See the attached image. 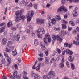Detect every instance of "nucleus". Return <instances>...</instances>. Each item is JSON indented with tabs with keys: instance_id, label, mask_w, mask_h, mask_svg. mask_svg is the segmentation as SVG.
Masks as SVG:
<instances>
[{
	"instance_id": "1",
	"label": "nucleus",
	"mask_w": 79,
	"mask_h": 79,
	"mask_svg": "<svg viewBox=\"0 0 79 79\" xmlns=\"http://www.w3.org/2000/svg\"><path fill=\"white\" fill-rule=\"evenodd\" d=\"M24 13V10L22 9L20 11L18 10L17 11L15 15L17 16H18L19 15H20V17H16L15 19V21L16 22H18L19 20H21L22 21H24L25 19H26V17L24 15H23L22 13Z\"/></svg>"
},
{
	"instance_id": "2",
	"label": "nucleus",
	"mask_w": 79,
	"mask_h": 79,
	"mask_svg": "<svg viewBox=\"0 0 79 79\" xmlns=\"http://www.w3.org/2000/svg\"><path fill=\"white\" fill-rule=\"evenodd\" d=\"M34 15V11L32 10L28 11L27 13V22L28 23L31 20L32 17Z\"/></svg>"
},
{
	"instance_id": "3",
	"label": "nucleus",
	"mask_w": 79,
	"mask_h": 79,
	"mask_svg": "<svg viewBox=\"0 0 79 79\" xmlns=\"http://www.w3.org/2000/svg\"><path fill=\"white\" fill-rule=\"evenodd\" d=\"M41 32H42V34H45V30L44 29V28H38V30L37 31V35L38 38H40V39H42V34L40 35L39 34H40Z\"/></svg>"
},
{
	"instance_id": "4",
	"label": "nucleus",
	"mask_w": 79,
	"mask_h": 79,
	"mask_svg": "<svg viewBox=\"0 0 79 79\" xmlns=\"http://www.w3.org/2000/svg\"><path fill=\"white\" fill-rule=\"evenodd\" d=\"M62 52L63 55H65V53H66V54H68L69 55H72L73 53V52L70 50L69 49H66L65 51H62Z\"/></svg>"
},
{
	"instance_id": "5",
	"label": "nucleus",
	"mask_w": 79,
	"mask_h": 79,
	"mask_svg": "<svg viewBox=\"0 0 79 79\" xmlns=\"http://www.w3.org/2000/svg\"><path fill=\"white\" fill-rule=\"evenodd\" d=\"M5 23H3L0 24V26H2L0 28V33H2L5 31Z\"/></svg>"
},
{
	"instance_id": "6",
	"label": "nucleus",
	"mask_w": 79,
	"mask_h": 79,
	"mask_svg": "<svg viewBox=\"0 0 79 79\" xmlns=\"http://www.w3.org/2000/svg\"><path fill=\"white\" fill-rule=\"evenodd\" d=\"M48 76L49 77V79H51V78H52V77H55V72L52 71H49L48 73Z\"/></svg>"
},
{
	"instance_id": "7",
	"label": "nucleus",
	"mask_w": 79,
	"mask_h": 79,
	"mask_svg": "<svg viewBox=\"0 0 79 79\" xmlns=\"http://www.w3.org/2000/svg\"><path fill=\"white\" fill-rule=\"evenodd\" d=\"M44 19H40L39 18H37L36 19V23L37 24H44Z\"/></svg>"
},
{
	"instance_id": "8",
	"label": "nucleus",
	"mask_w": 79,
	"mask_h": 79,
	"mask_svg": "<svg viewBox=\"0 0 79 79\" xmlns=\"http://www.w3.org/2000/svg\"><path fill=\"white\" fill-rule=\"evenodd\" d=\"M66 34H67V33L66 31L62 30L61 31L60 33V35L61 37H63V36L65 35Z\"/></svg>"
},
{
	"instance_id": "9",
	"label": "nucleus",
	"mask_w": 79,
	"mask_h": 79,
	"mask_svg": "<svg viewBox=\"0 0 79 79\" xmlns=\"http://www.w3.org/2000/svg\"><path fill=\"white\" fill-rule=\"evenodd\" d=\"M79 39H77V41H75L74 40L73 41V44H74L76 46H78L79 45V42L78 41Z\"/></svg>"
},
{
	"instance_id": "10",
	"label": "nucleus",
	"mask_w": 79,
	"mask_h": 79,
	"mask_svg": "<svg viewBox=\"0 0 79 79\" xmlns=\"http://www.w3.org/2000/svg\"><path fill=\"white\" fill-rule=\"evenodd\" d=\"M22 74H24V76L23 77V78H24V79H28L27 77H26V76H27V72H26V71H23L22 72Z\"/></svg>"
},
{
	"instance_id": "11",
	"label": "nucleus",
	"mask_w": 79,
	"mask_h": 79,
	"mask_svg": "<svg viewBox=\"0 0 79 79\" xmlns=\"http://www.w3.org/2000/svg\"><path fill=\"white\" fill-rule=\"evenodd\" d=\"M15 39L16 41H19V39H20V36H19V34H18L15 37Z\"/></svg>"
},
{
	"instance_id": "12",
	"label": "nucleus",
	"mask_w": 79,
	"mask_h": 79,
	"mask_svg": "<svg viewBox=\"0 0 79 79\" xmlns=\"http://www.w3.org/2000/svg\"><path fill=\"white\" fill-rule=\"evenodd\" d=\"M72 14L73 17H76V16H78L77 13V12L75 10H73L72 12Z\"/></svg>"
},
{
	"instance_id": "13",
	"label": "nucleus",
	"mask_w": 79,
	"mask_h": 79,
	"mask_svg": "<svg viewBox=\"0 0 79 79\" xmlns=\"http://www.w3.org/2000/svg\"><path fill=\"white\" fill-rule=\"evenodd\" d=\"M56 37L58 41L59 42H62V41H63V39H62V38L59 37L58 35H57Z\"/></svg>"
},
{
	"instance_id": "14",
	"label": "nucleus",
	"mask_w": 79,
	"mask_h": 79,
	"mask_svg": "<svg viewBox=\"0 0 79 79\" xmlns=\"http://www.w3.org/2000/svg\"><path fill=\"white\" fill-rule=\"evenodd\" d=\"M64 6H62L60 7L58 9V10L57 12H61V11H63V9H64Z\"/></svg>"
},
{
	"instance_id": "15",
	"label": "nucleus",
	"mask_w": 79,
	"mask_h": 79,
	"mask_svg": "<svg viewBox=\"0 0 79 79\" xmlns=\"http://www.w3.org/2000/svg\"><path fill=\"white\" fill-rule=\"evenodd\" d=\"M40 78H41V77L40 75L37 74H35L34 77V79H39Z\"/></svg>"
},
{
	"instance_id": "16",
	"label": "nucleus",
	"mask_w": 79,
	"mask_h": 79,
	"mask_svg": "<svg viewBox=\"0 0 79 79\" xmlns=\"http://www.w3.org/2000/svg\"><path fill=\"white\" fill-rule=\"evenodd\" d=\"M69 24H70L72 26H75V23L72 21H70L69 23Z\"/></svg>"
},
{
	"instance_id": "17",
	"label": "nucleus",
	"mask_w": 79,
	"mask_h": 79,
	"mask_svg": "<svg viewBox=\"0 0 79 79\" xmlns=\"http://www.w3.org/2000/svg\"><path fill=\"white\" fill-rule=\"evenodd\" d=\"M2 44H4L7 43V39L6 38H3L2 40Z\"/></svg>"
},
{
	"instance_id": "18",
	"label": "nucleus",
	"mask_w": 79,
	"mask_h": 79,
	"mask_svg": "<svg viewBox=\"0 0 79 79\" xmlns=\"http://www.w3.org/2000/svg\"><path fill=\"white\" fill-rule=\"evenodd\" d=\"M18 72L16 70H15L13 72V74L14 77H17V74H18Z\"/></svg>"
},
{
	"instance_id": "19",
	"label": "nucleus",
	"mask_w": 79,
	"mask_h": 79,
	"mask_svg": "<svg viewBox=\"0 0 79 79\" xmlns=\"http://www.w3.org/2000/svg\"><path fill=\"white\" fill-rule=\"evenodd\" d=\"M45 64H48L49 63V59L48 57H45Z\"/></svg>"
},
{
	"instance_id": "20",
	"label": "nucleus",
	"mask_w": 79,
	"mask_h": 79,
	"mask_svg": "<svg viewBox=\"0 0 79 79\" xmlns=\"http://www.w3.org/2000/svg\"><path fill=\"white\" fill-rule=\"evenodd\" d=\"M55 18L57 20H61V17L59 15H57L55 16Z\"/></svg>"
},
{
	"instance_id": "21",
	"label": "nucleus",
	"mask_w": 79,
	"mask_h": 79,
	"mask_svg": "<svg viewBox=\"0 0 79 79\" xmlns=\"http://www.w3.org/2000/svg\"><path fill=\"white\" fill-rule=\"evenodd\" d=\"M51 22L52 24H54L56 23V20H55V19L53 18L51 19Z\"/></svg>"
},
{
	"instance_id": "22",
	"label": "nucleus",
	"mask_w": 79,
	"mask_h": 79,
	"mask_svg": "<svg viewBox=\"0 0 79 79\" xmlns=\"http://www.w3.org/2000/svg\"><path fill=\"white\" fill-rule=\"evenodd\" d=\"M68 60L69 61H70V62H73L74 60V58L72 57L71 56H70L68 58Z\"/></svg>"
},
{
	"instance_id": "23",
	"label": "nucleus",
	"mask_w": 79,
	"mask_h": 79,
	"mask_svg": "<svg viewBox=\"0 0 79 79\" xmlns=\"http://www.w3.org/2000/svg\"><path fill=\"white\" fill-rule=\"evenodd\" d=\"M8 27H11L13 26V24H12V22L11 21H10L9 22L7 23Z\"/></svg>"
},
{
	"instance_id": "24",
	"label": "nucleus",
	"mask_w": 79,
	"mask_h": 79,
	"mask_svg": "<svg viewBox=\"0 0 79 79\" xmlns=\"http://www.w3.org/2000/svg\"><path fill=\"white\" fill-rule=\"evenodd\" d=\"M40 45L41 46L42 50H45V45L43 43H40Z\"/></svg>"
},
{
	"instance_id": "25",
	"label": "nucleus",
	"mask_w": 79,
	"mask_h": 79,
	"mask_svg": "<svg viewBox=\"0 0 79 79\" xmlns=\"http://www.w3.org/2000/svg\"><path fill=\"white\" fill-rule=\"evenodd\" d=\"M12 55L13 56H15L16 55H17V52L16 51V49H15L14 51H13Z\"/></svg>"
},
{
	"instance_id": "26",
	"label": "nucleus",
	"mask_w": 79,
	"mask_h": 79,
	"mask_svg": "<svg viewBox=\"0 0 79 79\" xmlns=\"http://www.w3.org/2000/svg\"><path fill=\"white\" fill-rule=\"evenodd\" d=\"M71 68L72 70H74V69H75V66L72 63L71 64Z\"/></svg>"
},
{
	"instance_id": "27",
	"label": "nucleus",
	"mask_w": 79,
	"mask_h": 79,
	"mask_svg": "<svg viewBox=\"0 0 79 79\" xmlns=\"http://www.w3.org/2000/svg\"><path fill=\"white\" fill-rule=\"evenodd\" d=\"M45 37L46 39H48V38H50V34H49V33H46L45 35Z\"/></svg>"
},
{
	"instance_id": "28",
	"label": "nucleus",
	"mask_w": 79,
	"mask_h": 79,
	"mask_svg": "<svg viewBox=\"0 0 79 79\" xmlns=\"http://www.w3.org/2000/svg\"><path fill=\"white\" fill-rule=\"evenodd\" d=\"M34 44L35 46H37L38 45V40L36 39L35 40Z\"/></svg>"
},
{
	"instance_id": "29",
	"label": "nucleus",
	"mask_w": 79,
	"mask_h": 79,
	"mask_svg": "<svg viewBox=\"0 0 79 79\" xmlns=\"http://www.w3.org/2000/svg\"><path fill=\"white\" fill-rule=\"evenodd\" d=\"M59 67H60V68H63V67H64V64H63V63H60L59 65Z\"/></svg>"
},
{
	"instance_id": "30",
	"label": "nucleus",
	"mask_w": 79,
	"mask_h": 79,
	"mask_svg": "<svg viewBox=\"0 0 79 79\" xmlns=\"http://www.w3.org/2000/svg\"><path fill=\"white\" fill-rule=\"evenodd\" d=\"M62 29H66L67 27L66 26V24H62Z\"/></svg>"
},
{
	"instance_id": "31",
	"label": "nucleus",
	"mask_w": 79,
	"mask_h": 79,
	"mask_svg": "<svg viewBox=\"0 0 79 79\" xmlns=\"http://www.w3.org/2000/svg\"><path fill=\"white\" fill-rule=\"evenodd\" d=\"M40 63L38 64V66L36 67V71H38L40 70Z\"/></svg>"
},
{
	"instance_id": "32",
	"label": "nucleus",
	"mask_w": 79,
	"mask_h": 79,
	"mask_svg": "<svg viewBox=\"0 0 79 79\" xmlns=\"http://www.w3.org/2000/svg\"><path fill=\"white\" fill-rule=\"evenodd\" d=\"M12 43L13 42L12 41H9L8 43L7 47H9L12 44Z\"/></svg>"
},
{
	"instance_id": "33",
	"label": "nucleus",
	"mask_w": 79,
	"mask_h": 79,
	"mask_svg": "<svg viewBox=\"0 0 79 79\" xmlns=\"http://www.w3.org/2000/svg\"><path fill=\"white\" fill-rule=\"evenodd\" d=\"M37 62H36L35 63V64L32 67L33 69H36V67H35V66H36V65H37Z\"/></svg>"
},
{
	"instance_id": "34",
	"label": "nucleus",
	"mask_w": 79,
	"mask_h": 79,
	"mask_svg": "<svg viewBox=\"0 0 79 79\" xmlns=\"http://www.w3.org/2000/svg\"><path fill=\"white\" fill-rule=\"evenodd\" d=\"M7 61L9 62V64H10L11 63V58H9V57H7Z\"/></svg>"
},
{
	"instance_id": "35",
	"label": "nucleus",
	"mask_w": 79,
	"mask_h": 79,
	"mask_svg": "<svg viewBox=\"0 0 79 79\" xmlns=\"http://www.w3.org/2000/svg\"><path fill=\"white\" fill-rule=\"evenodd\" d=\"M1 61L2 64H5V58H2V60Z\"/></svg>"
},
{
	"instance_id": "36",
	"label": "nucleus",
	"mask_w": 79,
	"mask_h": 79,
	"mask_svg": "<svg viewBox=\"0 0 79 79\" xmlns=\"http://www.w3.org/2000/svg\"><path fill=\"white\" fill-rule=\"evenodd\" d=\"M73 34H74L75 35L77 34V31L76 30H74L72 31Z\"/></svg>"
},
{
	"instance_id": "37",
	"label": "nucleus",
	"mask_w": 79,
	"mask_h": 79,
	"mask_svg": "<svg viewBox=\"0 0 79 79\" xmlns=\"http://www.w3.org/2000/svg\"><path fill=\"white\" fill-rule=\"evenodd\" d=\"M52 16L50 15H47V19H48V20H50L51 19V18Z\"/></svg>"
},
{
	"instance_id": "38",
	"label": "nucleus",
	"mask_w": 79,
	"mask_h": 79,
	"mask_svg": "<svg viewBox=\"0 0 79 79\" xmlns=\"http://www.w3.org/2000/svg\"><path fill=\"white\" fill-rule=\"evenodd\" d=\"M8 77L10 78V79H14L15 77H13V76H12V75H9L8 76Z\"/></svg>"
},
{
	"instance_id": "39",
	"label": "nucleus",
	"mask_w": 79,
	"mask_h": 79,
	"mask_svg": "<svg viewBox=\"0 0 79 79\" xmlns=\"http://www.w3.org/2000/svg\"><path fill=\"white\" fill-rule=\"evenodd\" d=\"M17 77V79H20L21 78V75L19 74L18 75L17 77Z\"/></svg>"
},
{
	"instance_id": "40",
	"label": "nucleus",
	"mask_w": 79,
	"mask_h": 79,
	"mask_svg": "<svg viewBox=\"0 0 79 79\" xmlns=\"http://www.w3.org/2000/svg\"><path fill=\"white\" fill-rule=\"evenodd\" d=\"M21 4L22 5H26V2L24 1H23L21 2Z\"/></svg>"
},
{
	"instance_id": "41",
	"label": "nucleus",
	"mask_w": 79,
	"mask_h": 79,
	"mask_svg": "<svg viewBox=\"0 0 79 79\" xmlns=\"http://www.w3.org/2000/svg\"><path fill=\"white\" fill-rule=\"evenodd\" d=\"M4 56H6V58H8L9 57V56H8V54L6 52H4Z\"/></svg>"
},
{
	"instance_id": "42",
	"label": "nucleus",
	"mask_w": 79,
	"mask_h": 79,
	"mask_svg": "<svg viewBox=\"0 0 79 79\" xmlns=\"http://www.w3.org/2000/svg\"><path fill=\"white\" fill-rule=\"evenodd\" d=\"M51 23L49 21L48 23H47V26H48V27H50L51 25H50Z\"/></svg>"
},
{
	"instance_id": "43",
	"label": "nucleus",
	"mask_w": 79,
	"mask_h": 79,
	"mask_svg": "<svg viewBox=\"0 0 79 79\" xmlns=\"http://www.w3.org/2000/svg\"><path fill=\"white\" fill-rule=\"evenodd\" d=\"M64 9H63V10L65 12H67L68 11V10L67 9H66V7H64Z\"/></svg>"
},
{
	"instance_id": "44",
	"label": "nucleus",
	"mask_w": 79,
	"mask_h": 79,
	"mask_svg": "<svg viewBox=\"0 0 79 79\" xmlns=\"http://www.w3.org/2000/svg\"><path fill=\"white\" fill-rule=\"evenodd\" d=\"M52 37L53 40H55L56 39V36L54 35H52Z\"/></svg>"
},
{
	"instance_id": "45",
	"label": "nucleus",
	"mask_w": 79,
	"mask_h": 79,
	"mask_svg": "<svg viewBox=\"0 0 79 79\" xmlns=\"http://www.w3.org/2000/svg\"><path fill=\"white\" fill-rule=\"evenodd\" d=\"M45 53L46 56L48 55V50H46L45 51Z\"/></svg>"
},
{
	"instance_id": "46",
	"label": "nucleus",
	"mask_w": 79,
	"mask_h": 79,
	"mask_svg": "<svg viewBox=\"0 0 79 79\" xmlns=\"http://www.w3.org/2000/svg\"><path fill=\"white\" fill-rule=\"evenodd\" d=\"M44 59V58H38V60L39 61H42V60Z\"/></svg>"
},
{
	"instance_id": "47",
	"label": "nucleus",
	"mask_w": 79,
	"mask_h": 79,
	"mask_svg": "<svg viewBox=\"0 0 79 79\" xmlns=\"http://www.w3.org/2000/svg\"><path fill=\"white\" fill-rule=\"evenodd\" d=\"M68 31H71V30H72V28L69 26L68 27Z\"/></svg>"
},
{
	"instance_id": "48",
	"label": "nucleus",
	"mask_w": 79,
	"mask_h": 79,
	"mask_svg": "<svg viewBox=\"0 0 79 79\" xmlns=\"http://www.w3.org/2000/svg\"><path fill=\"white\" fill-rule=\"evenodd\" d=\"M64 47H68V45H69V44L67 43H65L64 44Z\"/></svg>"
},
{
	"instance_id": "49",
	"label": "nucleus",
	"mask_w": 79,
	"mask_h": 79,
	"mask_svg": "<svg viewBox=\"0 0 79 79\" xmlns=\"http://www.w3.org/2000/svg\"><path fill=\"white\" fill-rule=\"evenodd\" d=\"M34 8L36 10L37 9V5L35 4H34Z\"/></svg>"
},
{
	"instance_id": "50",
	"label": "nucleus",
	"mask_w": 79,
	"mask_h": 79,
	"mask_svg": "<svg viewBox=\"0 0 79 79\" xmlns=\"http://www.w3.org/2000/svg\"><path fill=\"white\" fill-rule=\"evenodd\" d=\"M47 39L46 37L44 38L43 40L44 41V42H45V43H46V44H47Z\"/></svg>"
},
{
	"instance_id": "51",
	"label": "nucleus",
	"mask_w": 79,
	"mask_h": 79,
	"mask_svg": "<svg viewBox=\"0 0 79 79\" xmlns=\"http://www.w3.org/2000/svg\"><path fill=\"white\" fill-rule=\"evenodd\" d=\"M46 12L45 11H43L42 10H41V15H45V14Z\"/></svg>"
},
{
	"instance_id": "52",
	"label": "nucleus",
	"mask_w": 79,
	"mask_h": 79,
	"mask_svg": "<svg viewBox=\"0 0 79 79\" xmlns=\"http://www.w3.org/2000/svg\"><path fill=\"white\" fill-rule=\"evenodd\" d=\"M54 30H55V31H60V28H55L54 29Z\"/></svg>"
},
{
	"instance_id": "53",
	"label": "nucleus",
	"mask_w": 79,
	"mask_h": 79,
	"mask_svg": "<svg viewBox=\"0 0 79 79\" xmlns=\"http://www.w3.org/2000/svg\"><path fill=\"white\" fill-rule=\"evenodd\" d=\"M6 52H10V49L8 48H6Z\"/></svg>"
},
{
	"instance_id": "54",
	"label": "nucleus",
	"mask_w": 79,
	"mask_h": 79,
	"mask_svg": "<svg viewBox=\"0 0 79 79\" xmlns=\"http://www.w3.org/2000/svg\"><path fill=\"white\" fill-rule=\"evenodd\" d=\"M15 68L16 69H18V65L16 64H15L14 65Z\"/></svg>"
},
{
	"instance_id": "55",
	"label": "nucleus",
	"mask_w": 79,
	"mask_h": 79,
	"mask_svg": "<svg viewBox=\"0 0 79 79\" xmlns=\"http://www.w3.org/2000/svg\"><path fill=\"white\" fill-rule=\"evenodd\" d=\"M17 27L18 28H21V26L20 24H18L17 25Z\"/></svg>"
},
{
	"instance_id": "56",
	"label": "nucleus",
	"mask_w": 79,
	"mask_h": 79,
	"mask_svg": "<svg viewBox=\"0 0 79 79\" xmlns=\"http://www.w3.org/2000/svg\"><path fill=\"white\" fill-rule=\"evenodd\" d=\"M57 51L58 53L59 54L61 53V50L59 49H57Z\"/></svg>"
},
{
	"instance_id": "57",
	"label": "nucleus",
	"mask_w": 79,
	"mask_h": 79,
	"mask_svg": "<svg viewBox=\"0 0 79 79\" xmlns=\"http://www.w3.org/2000/svg\"><path fill=\"white\" fill-rule=\"evenodd\" d=\"M73 44L72 43H70L69 46V48H71V46H73Z\"/></svg>"
},
{
	"instance_id": "58",
	"label": "nucleus",
	"mask_w": 79,
	"mask_h": 79,
	"mask_svg": "<svg viewBox=\"0 0 79 79\" xmlns=\"http://www.w3.org/2000/svg\"><path fill=\"white\" fill-rule=\"evenodd\" d=\"M66 64L67 66L68 67V68L69 67V63L67 61L66 62Z\"/></svg>"
},
{
	"instance_id": "59",
	"label": "nucleus",
	"mask_w": 79,
	"mask_h": 79,
	"mask_svg": "<svg viewBox=\"0 0 79 79\" xmlns=\"http://www.w3.org/2000/svg\"><path fill=\"white\" fill-rule=\"evenodd\" d=\"M6 12H7V8L6 7L5 9L4 15H6Z\"/></svg>"
},
{
	"instance_id": "60",
	"label": "nucleus",
	"mask_w": 79,
	"mask_h": 79,
	"mask_svg": "<svg viewBox=\"0 0 79 79\" xmlns=\"http://www.w3.org/2000/svg\"><path fill=\"white\" fill-rule=\"evenodd\" d=\"M55 60V59L54 58H51V61H50V63H52V61H54Z\"/></svg>"
},
{
	"instance_id": "61",
	"label": "nucleus",
	"mask_w": 79,
	"mask_h": 79,
	"mask_svg": "<svg viewBox=\"0 0 79 79\" xmlns=\"http://www.w3.org/2000/svg\"><path fill=\"white\" fill-rule=\"evenodd\" d=\"M39 56H40L41 57H42L44 56V55H43V53H41L40 54H39Z\"/></svg>"
},
{
	"instance_id": "62",
	"label": "nucleus",
	"mask_w": 79,
	"mask_h": 79,
	"mask_svg": "<svg viewBox=\"0 0 79 79\" xmlns=\"http://www.w3.org/2000/svg\"><path fill=\"white\" fill-rule=\"evenodd\" d=\"M56 53L57 52H54L53 54H52V56H55V55L56 54Z\"/></svg>"
},
{
	"instance_id": "63",
	"label": "nucleus",
	"mask_w": 79,
	"mask_h": 79,
	"mask_svg": "<svg viewBox=\"0 0 79 79\" xmlns=\"http://www.w3.org/2000/svg\"><path fill=\"white\" fill-rule=\"evenodd\" d=\"M26 32L27 33H28L29 34V32H30V30L29 29H27L26 30Z\"/></svg>"
},
{
	"instance_id": "64",
	"label": "nucleus",
	"mask_w": 79,
	"mask_h": 79,
	"mask_svg": "<svg viewBox=\"0 0 79 79\" xmlns=\"http://www.w3.org/2000/svg\"><path fill=\"white\" fill-rule=\"evenodd\" d=\"M76 29L77 30V31L78 32H79V27H77V28H76Z\"/></svg>"
}]
</instances>
